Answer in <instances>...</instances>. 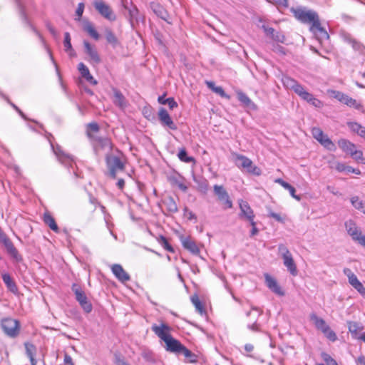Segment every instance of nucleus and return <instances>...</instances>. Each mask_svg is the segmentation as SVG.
<instances>
[{"label": "nucleus", "mask_w": 365, "mask_h": 365, "mask_svg": "<svg viewBox=\"0 0 365 365\" xmlns=\"http://www.w3.org/2000/svg\"><path fill=\"white\" fill-rule=\"evenodd\" d=\"M88 137L92 141L94 152L97 155H105L106 158L110 155L113 145L110 138L98 136L91 133H88Z\"/></svg>", "instance_id": "obj_1"}, {"label": "nucleus", "mask_w": 365, "mask_h": 365, "mask_svg": "<svg viewBox=\"0 0 365 365\" xmlns=\"http://www.w3.org/2000/svg\"><path fill=\"white\" fill-rule=\"evenodd\" d=\"M118 155H109L106 158V165L108 170L109 175L112 178H115L117 174L125 170V163L123 161V155L118 150Z\"/></svg>", "instance_id": "obj_2"}, {"label": "nucleus", "mask_w": 365, "mask_h": 365, "mask_svg": "<svg viewBox=\"0 0 365 365\" xmlns=\"http://www.w3.org/2000/svg\"><path fill=\"white\" fill-rule=\"evenodd\" d=\"M291 11L297 19L304 24H311L312 25L314 22L319 19V16L315 11L308 10L306 8H292Z\"/></svg>", "instance_id": "obj_3"}, {"label": "nucleus", "mask_w": 365, "mask_h": 365, "mask_svg": "<svg viewBox=\"0 0 365 365\" xmlns=\"http://www.w3.org/2000/svg\"><path fill=\"white\" fill-rule=\"evenodd\" d=\"M278 252L282 256L284 265L287 270L292 275L296 276L297 274V266L288 248L284 245L280 244L278 245Z\"/></svg>", "instance_id": "obj_4"}, {"label": "nucleus", "mask_w": 365, "mask_h": 365, "mask_svg": "<svg viewBox=\"0 0 365 365\" xmlns=\"http://www.w3.org/2000/svg\"><path fill=\"white\" fill-rule=\"evenodd\" d=\"M1 328L4 332L9 337H16L18 336L20 329V324L19 321L11 319L6 318L1 320Z\"/></svg>", "instance_id": "obj_5"}, {"label": "nucleus", "mask_w": 365, "mask_h": 365, "mask_svg": "<svg viewBox=\"0 0 365 365\" xmlns=\"http://www.w3.org/2000/svg\"><path fill=\"white\" fill-rule=\"evenodd\" d=\"M236 165L253 175H259L261 174L260 169L255 165L252 161L246 156L238 155L236 158Z\"/></svg>", "instance_id": "obj_6"}, {"label": "nucleus", "mask_w": 365, "mask_h": 365, "mask_svg": "<svg viewBox=\"0 0 365 365\" xmlns=\"http://www.w3.org/2000/svg\"><path fill=\"white\" fill-rule=\"evenodd\" d=\"M51 149L56 156L58 160L65 166H71L72 167L73 163H74V158L70 154L66 153L62 148L59 145H53V143L50 140Z\"/></svg>", "instance_id": "obj_7"}, {"label": "nucleus", "mask_w": 365, "mask_h": 365, "mask_svg": "<svg viewBox=\"0 0 365 365\" xmlns=\"http://www.w3.org/2000/svg\"><path fill=\"white\" fill-rule=\"evenodd\" d=\"M0 242L4 245L8 254L17 262L22 261V256L19 253L11 240L0 231Z\"/></svg>", "instance_id": "obj_8"}, {"label": "nucleus", "mask_w": 365, "mask_h": 365, "mask_svg": "<svg viewBox=\"0 0 365 365\" xmlns=\"http://www.w3.org/2000/svg\"><path fill=\"white\" fill-rule=\"evenodd\" d=\"M72 290L76 295V300L78 302L82 309L86 313H90L92 311L93 307L91 303L88 300L84 292L76 284L73 285Z\"/></svg>", "instance_id": "obj_9"}, {"label": "nucleus", "mask_w": 365, "mask_h": 365, "mask_svg": "<svg viewBox=\"0 0 365 365\" xmlns=\"http://www.w3.org/2000/svg\"><path fill=\"white\" fill-rule=\"evenodd\" d=\"M215 195L217 197V200L222 205L224 209H229L232 207V202L230 199V196L222 185H215L213 187Z\"/></svg>", "instance_id": "obj_10"}, {"label": "nucleus", "mask_w": 365, "mask_h": 365, "mask_svg": "<svg viewBox=\"0 0 365 365\" xmlns=\"http://www.w3.org/2000/svg\"><path fill=\"white\" fill-rule=\"evenodd\" d=\"M313 137L318 140L324 148L329 150H335L336 146L333 142L324 135L323 131L319 128H313L312 130Z\"/></svg>", "instance_id": "obj_11"}, {"label": "nucleus", "mask_w": 365, "mask_h": 365, "mask_svg": "<svg viewBox=\"0 0 365 365\" xmlns=\"http://www.w3.org/2000/svg\"><path fill=\"white\" fill-rule=\"evenodd\" d=\"M95 9L102 15L104 18L109 21H115L116 16L113 12L110 7L103 2L102 0H97L93 3Z\"/></svg>", "instance_id": "obj_12"}, {"label": "nucleus", "mask_w": 365, "mask_h": 365, "mask_svg": "<svg viewBox=\"0 0 365 365\" xmlns=\"http://www.w3.org/2000/svg\"><path fill=\"white\" fill-rule=\"evenodd\" d=\"M180 242L182 247L192 255H198L200 254V248L191 237L181 236Z\"/></svg>", "instance_id": "obj_13"}, {"label": "nucleus", "mask_w": 365, "mask_h": 365, "mask_svg": "<svg viewBox=\"0 0 365 365\" xmlns=\"http://www.w3.org/2000/svg\"><path fill=\"white\" fill-rule=\"evenodd\" d=\"M158 119L160 122V123L163 126H167L171 130H176L177 126L175 123L172 120L170 115H169L168 112L164 108H160L158 111Z\"/></svg>", "instance_id": "obj_14"}, {"label": "nucleus", "mask_w": 365, "mask_h": 365, "mask_svg": "<svg viewBox=\"0 0 365 365\" xmlns=\"http://www.w3.org/2000/svg\"><path fill=\"white\" fill-rule=\"evenodd\" d=\"M310 30L317 36L319 41L329 39V38L327 31L321 26L319 19L311 25Z\"/></svg>", "instance_id": "obj_15"}, {"label": "nucleus", "mask_w": 365, "mask_h": 365, "mask_svg": "<svg viewBox=\"0 0 365 365\" xmlns=\"http://www.w3.org/2000/svg\"><path fill=\"white\" fill-rule=\"evenodd\" d=\"M152 330L163 341L171 336L169 334L170 328L165 324H162L160 326L154 324L152 326Z\"/></svg>", "instance_id": "obj_16"}, {"label": "nucleus", "mask_w": 365, "mask_h": 365, "mask_svg": "<svg viewBox=\"0 0 365 365\" xmlns=\"http://www.w3.org/2000/svg\"><path fill=\"white\" fill-rule=\"evenodd\" d=\"M111 270L115 277L121 282L130 280V275L124 270L120 264H115L111 266Z\"/></svg>", "instance_id": "obj_17"}, {"label": "nucleus", "mask_w": 365, "mask_h": 365, "mask_svg": "<svg viewBox=\"0 0 365 365\" xmlns=\"http://www.w3.org/2000/svg\"><path fill=\"white\" fill-rule=\"evenodd\" d=\"M240 217H244L247 219L250 222H252L255 218V215L253 210L249 205V204L246 201H242L240 203Z\"/></svg>", "instance_id": "obj_18"}, {"label": "nucleus", "mask_w": 365, "mask_h": 365, "mask_svg": "<svg viewBox=\"0 0 365 365\" xmlns=\"http://www.w3.org/2000/svg\"><path fill=\"white\" fill-rule=\"evenodd\" d=\"M265 282L267 286L269 287V289H271L273 292H274L276 294L279 296L284 295V292L281 288V287L278 284L277 282L275 279L272 277L268 274H265Z\"/></svg>", "instance_id": "obj_19"}, {"label": "nucleus", "mask_w": 365, "mask_h": 365, "mask_svg": "<svg viewBox=\"0 0 365 365\" xmlns=\"http://www.w3.org/2000/svg\"><path fill=\"white\" fill-rule=\"evenodd\" d=\"M334 98L348 106L354 107L356 108H359L360 107V105L357 103L356 101L349 96L339 91L334 92Z\"/></svg>", "instance_id": "obj_20"}, {"label": "nucleus", "mask_w": 365, "mask_h": 365, "mask_svg": "<svg viewBox=\"0 0 365 365\" xmlns=\"http://www.w3.org/2000/svg\"><path fill=\"white\" fill-rule=\"evenodd\" d=\"M124 7L128 11L130 22L133 27L135 23H138L143 19V17L140 14L138 8L135 5H132L130 8L127 6H124Z\"/></svg>", "instance_id": "obj_21"}, {"label": "nucleus", "mask_w": 365, "mask_h": 365, "mask_svg": "<svg viewBox=\"0 0 365 365\" xmlns=\"http://www.w3.org/2000/svg\"><path fill=\"white\" fill-rule=\"evenodd\" d=\"M83 45L85 52L89 56L90 60L95 63H99L101 58L97 51L86 41H84Z\"/></svg>", "instance_id": "obj_22"}, {"label": "nucleus", "mask_w": 365, "mask_h": 365, "mask_svg": "<svg viewBox=\"0 0 365 365\" xmlns=\"http://www.w3.org/2000/svg\"><path fill=\"white\" fill-rule=\"evenodd\" d=\"M166 344V350L173 353H180L182 347L181 343L171 336L164 341Z\"/></svg>", "instance_id": "obj_23"}, {"label": "nucleus", "mask_w": 365, "mask_h": 365, "mask_svg": "<svg viewBox=\"0 0 365 365\" xmlns=\"http://www.w3.org/2000/svg\"><path fill=\"white\" fill-rule=\"evenodd\" d=\"M345 227L347 232L351 237L353 240L357 239V237L362 234L361 230L356 226L353 220H350L346 222Z\"/></svg>", "instance_id": "obj_24"}, {"label": "nucleus", "mask_w": 365, "mask_h": 365, "mask_svg": "<svg viewBox=\"0 0 365 365\" xmlns=\"http://www.w3.org/2000/svg\"><path fill=\"white\" fill-rule=\"evenodd\" d=\"M150 9L160 19L168 21V14L164 7L158 2H151Z\"/></svg>", "instance_id": "obj_25"}, {"label": "nucleus", "mask_w": 365, "mask_h": 365, "mask_svg": "<svg viewBox=\"0 0 365 365\" xmlns=\"http://www.w3.org/2000/svg\"><path fill=\"white\" fill-rule=\"evenodd\" d=\"M3 282H4L6 288L9 291L12 292L14 294H18V287L14 282V279L11 277V275L8 273H3L1 274Z\"/></svg>", "instance_id": "obj_26"}, {"label": "nucleus", "mask_w": 365, "mask_h": 365, "mask_svg": "<svg viewBox=\"0 0 365 365\" xmlns=\"http://www.w3.org/2000/svg\"><path fill=\"white\" fill-rule=\"evenodd\" d=\"M113 92L114 104L122 109L125 108L128 106V102L124 96L116 88H113Z\"/></svg>", "instance_id": "obj_27"}, {"label": "nucleus", "mask_w": 365, "mask_h": 365, "mask_svg": "<svg viewBox=\"0 0 365 365\" xmlns=\"http://www.w3.org/2000/svg\"><path fill=\"white\" fill-rule=\"evenodd\" d=\"M282 82L284 86L287 89L292 90L294 93H296V91H297L302 86L297 81L287 76L282 77Z\"/></svg>", "instance_id": "obj_28"}, {"label": "nucleus", "mask_w": 365, "mask_h": 365, "mask_svg": "<svg viewBox=\"0 0 365 365\" xmlns=\"http://www.w3.org/2000/svg\"><path fill=\"white\" fill-rule=\"evenodd\" d=\"M237 96L238 100L247 108L256 110L257 106L252 101V100L242 91H237Z\"/></svg>", "instance_id": "obj_29"}, {"label": "nucleus", "mask_w": 365, "mask_h": 365, "mask_svg": "<svg viewBox=\"0 0 365 365\" xmlns=\"http://www.w3.org/2000/svg\"><path fill=\"white\" fill-rule=\"evenodd\" d=\"M78 70L81 74V76L86 79L88 82L92 83L93 85L97 84V81L93 78V77L90 73L88 68L85 66L84 63H80L78 64Z\"/></svg>", "instance_id": "obj_30"}, {"label": "nucleus", "mask_w": 365, "mask_h": 365, "mask_svg": "<svg viewBox=\"0 0 365 365\" xmlns=\"http://www.w3.org/2000/svg\"><path fill=\"white\" fill-rule=\"evenodd\" d=\"M310 319L316 327L322 331L326 330V328L329 327L323 319L318 317L315 314L310 315Z\"/></svg>", "instance_id": "obj_31"}, {"label": "nucleus", "mask_w": 365, "mask_h": 365, "mask_svg": "<svg viewBox=\"0 0 365 365\" xmlns=\"http://www.w3.org/2000/svg\"><path fill=\"white\" fill-rule=\"evenodd\" d=\"M63 46L65 48V51L68 53L70 56H76V52L72 48L71 43V36L68 32H66L64 34Z\"/></svg>", "instance_id": "obj_32"}, {"label": "nucleus", "mask_w": 365, "mask_h": 365, "mask_svg": "<svg viewBox=\"0 0 365 365\" xmlns=\"http://www.w3.org/2000/svg\"><path fill=\"white\" fill-rule=\"evenodd\" d=\"M43 222L48 225L53 231L58 232V227L56 223L54 218L48 212L43 215Z\"/></svg>", "instance_id": "obj_33"}, {"label": "nucleus", "mask_w": 365, "mask_h": 365, "mask_svg": "<svg viewBox=\"0 0 365 365\" xmlns=\"http://www.w3.org/2000/svg\"><path fill=\"white\" fill-rule=\"evenodd\" d=\"M105 35H106V41L113 48H116L119 45V41H118L117 37L115 36V34L113 33V31L110 29H106L105 31Z\"/></svg>", "instance_id": "obj_34"}, {"label": "nucleus", "mask_w": 365, "mask_h": 365, "mask_svg": "<svg viewBox=\"0 0 365 365\" xmlns=\"http://www.w3.org/2000/svg\"><path fill=\"white\" fill-rule=\"evenodd\" d=\"M348 327L349 331L351 333L353 336L356 339L359 337V331H360L363 327L361 326L359 323L355 322H348Z\"/></svg>", "instance_id": "obj_35"}, {"label": "nucleus", "mask_w": 365, "mask_h": 365, "mask_svg": "<svg viewBox=\"0 0 365 365\" xmlns=\"http://www.w3.org/2000/svg\"><path fill=\"white\" fill-rule=\"evenodd\" d=\"M247 317H250L252 322H257L258 318L262 314V310L256 307H252L251 310L247 312Z\"/></svg>", "instance_id": "obj_36"}, {"label": "nucleus", "mask_w": 365, "mask_h": 365, "mask_svg": "<svg viewBox=\"0 0 365 365\" xmlns=\"http://www.w3.org/2000/svg\"><path fill=\"white\" fill-rule=\"evenodd\" d=\"M339 147L344 151L351 154L356 149L355 145L346 140H341L339 141Z\"/></svg>", "instance_id": "obj_37"}, {"label": "nucleus", "mask_w": 365, "mask_h": 365, "mask_svg": "<svg viewBox=\"0 0 365 365\" xmlns=\"http://www.w3.org/2000/svg\"><path fill=\"white\" fill-rule=\"evenodd\" d=\"M84 30L88 32V34L93 38L95 40H98L100 38V36L98 33L96 31L94 27L91 23H87L84 26Z\"/></svg>", "instance_id": "obj_38"}, {"label": "nucleus", "mask_w": 365, "mask_h": 365, "mask_svg": "<svg viewBox=\"0 0 365 365\" xmlns=\"http://www.w3.org/2000/svg\"><path fill=\"white\" fill-rule=\"evenodd\" d=\"M178 156L179 159L185 163H191L195 162V159L192 157L187 156V151L185 148H182L180 150Z\"/></svg>", "instance_id": "obj_39"}, {"label": "nucleus", "mask_w": 365, "mask_h": 365, "mask_svg": "<svg viewBox=\"0 0 365 365\" xmlns=\"http://www.w3.org/2000/svg\"><path fill=\"white\" fill-rule=\"evenodd\" d=\"M26 353L29 357L30 361H34V355L36 353V347L29 343H25Z\"/></svg>", "instance_id": "obj_40"}, {"label": "nucleus", "mask_w": 365, "mask_h": 365, "mask_svg": "<svg viewBox=\"0 0 365 365\" xmlns=\"http://www.w3.org/2000/svg\"><path fill=\"white\" fill-rule=\"evenodd\" d=\"M180 353H182L190 362L196 361V356L184 346H182Z\"/></svg>", "instance_id": "obj_41"}, {"label": "nucleus", "mask_w": 365, "mask_h": 365, "mask_svg": "<svg viewBox=\"0 0 365 365\" xmlns=\"http://www.w3.org/2000/svg\"><path fill=\"white\" fill-rule=\"evenodd\" d=\"M351 205L357 210H360L361 212L364 207L363 201L359 199V197L354 196L351 198Z\"/></svg>", "instance_id": "obj_42"}, {"label": "nucleus", "mask_w": 365, "mask_h": 365, "mask_svg": "<svg viewBox=\"0 0 365 365\" xmlns=\"http://www.w3.org/2000/svg\"><path fill=\"white\" fill-rule=\"evenodd\" d=\"M168 210L172 213L178 212V206L173 198L170 197L165 202Z\"/></svg>", "instance_id": "obj_43"}, {"label": "nucleus", "mask_w": 365, "mask_h": 365, "mask_svg": "<svg viewBox=\"0 0 365 365\" xmlns=\"http://www.w3.org/2000/svg\"><path fill=\"white\" fill-rule=\"evenodd\" d=\"M304 101L317 108H319L322 106V102L316 98L312 93H309V97H307Z\"/></svg>", "instance_id": "obj_44"}, {"label": "nucleus", "mask_w": 365, "mask_h": 365, "mask_svg": "<svg viewBox=\"0 0 365 365\" xmlns=\"http://www.w3.org/2000/svg\"><path fill=\"white\" fill-rule=\"evenodd\" d=\"M304 101L317 108H319L322 106V102L316 98L312 93H309V97H307Z\"/></svg>", "instance_id": "obj_45"}, {"label": "nucleus", "mask_w": 365, "mask_h": 365, "mask_svg": "<svg viewBox=\"0 0 365 365\" xmlns=\"http://www.w3.org/2000/svg\"><path fill=\"white\" fill-rule=\"evenodd\" d=\"M330 168L331 169H335L340 173H342L344 172L345 164L338 161H333L330 163Z\"/></svg>", "instance_id": "obj_46"}, {"label": "nucleus", "mask_w": 365, "mask_h": 365, "mask_svg": "<svg viewBox=\"0 0 365 365\" xmlns=\"http://www.w3.org/2000/svg\"><path fill=\"white\" fill-rule=\"evenodd\" d=\"M322 332L326 337L331 341H334L337 339L336 334L330 329L329 327H327L326 330H324Z\"/></svg>", "instance_id": "obj_47"}, {"label": "nucleus", "mask_w": 365, "mask_h": 365, "mask_svg": "<svg viewBox=\"0 0 365 365\" xmlns=\"http://www.w3.org/2000/svg\"><path fill=\"white\" fill-rule=\"evenodd\" d=\"M321 356L326 362L327 365H338L336 361L329 354L323 352L322 353Z\"/></svg>", "instance_id": "obj_48"}, {"label": "nucleus", "mask_w": 365, "mask_h": 365, "mask_svg": "<svg viewBox=\"0 0 365 365\" xmlns=\"http://www.w3.org/2000/svg\"><path fill=\"white\" fill-rule=\"evenodd\" d=\"M283 187L289 192V193L292 197H294V199H296L297 200H300V197L295 195V188L293 186H292L290 184H289L288 182L284 183Z\"/></svg>", "instance_id": "obj_49"}, {"label": "nucleus", "mask_w": 365, "mask_h": 365, "mask_svg": "<svg viewBox=\"0 0 365 365\" xmlns=\"http://www.w3.org/2000/svg\"><path fill=\"white\" fill-rule=\"evenodd\" d=\"M192 304L195 305L196 309L200 312V313H202L203 311H204V309H203V307L200 301V299H198L197 297H192Z\"/></svg>", "instance_id": "obj_50"}, {"label": "nucleus", "mask_w": 365, "mask_h": 365, "mask_svg": "<svg viewBox=\"0 0 365 365\" xmlns=\"http://www.w3.org/2000/svg\"><path fill=\"white\" fill-rule=\"evenodd\" d=\"M160 245L165 249L166 250L173 252L174 250L172 246L169 244L167 239L165 237L161 236L160 240Z\"/></svg>", "instance_id": "obj_51"}, {"label": "nucleus", "mask_w": 365, "mask_h": 365, "mask_svg": "<svg viewBox=\"0 0 365 365\" xmlns=\"http://www.w3.org/2000/svg\"><path fill=\"white\" fill-rule=\"evenodd\" d=\"M296 94H297L304 101L307 98V97H309V93L307 92L305 88L301 86L300 88L296 91Z\"/></svg>", "instance_id": "obj_52"}, {"label": "nucleus", "mask_w": 365, "mask_h": 365, "mask_svg": "<svg viewBox=\"0 0 365 365\" xmlns=\"http://www.w3.org/2000/svg\"><path fill=\"white\" fill-rule=\"evenodd\" d=\"M274 41L279 43H284L285 41V36L283 34L279 31H275L274 36L272 38Z\"/></svg>", "instance_id": "obj_53"}, {"label": "nucleus", "mask_w": 365, "mask_h": 365, "mask_svg": "<svg viewBox=\"0 0 365 365\" xmlns=\"http://www.w3.org/2000/svg\"><path fill=\"white\" fill-rule=\"evenodd\" d=\"M213 91L217 94L220 95L221 97L229 98L230 97L225 93L223 88L220 86H217L213 88Z\"/></svg>", "instance_id": "obj_54"}, {"label": "nucleus", "mask_w": 365, "mask_h": 365, "mask_svg": "<svg viewBox=\"0 0 365 365\" xmlns=\"http://www.w3.org/2000/svg\"><path fill=\"white\" fill-rule=\"evenodd\" d=\"M344 172L346 173H354L356 175H360L361 171L359 169H355L351 166L345 165Z\"/></svg>", "instance_id": "obj_55"}, {"label": "nucleus", "mask_w": 365, "mask_h": 365, "mask_svg": "<svg viewBox=\"0 0 365 365\" xmlns=\"http://www.w3.org/2000/svg\"><path fill=\"white\" fill-rule=\"evenodd\" d=\"M268 215H269V217L274 218L277 222H284V219L283 217H282L279 214L275 213L272 211H269Z\"/></svg>", "instance_id": "obj_56"}, {"label": "nucleus", "mask_w": 365, "mask_h": 365, "mask_svg": "<svg viewBox=\"0 0 365 365\" xmlns=\"http://www.w3.org/2000/svg\"><path fill=\"white\" fill-rule=\"evenodd\" d=\"M166 105H168L169 106L170 109H171V110L178 107V103L175 102V101L173 98H168L166 99Z\"/></svg>", "instance_id": "obj_57"}, {"label": "nucleus", "mask_w": 365, "mask_h": 365, "mask_svg": "<svg viewBox=\"0 0 365 365\" xmlns=\"http://www.w3.org/2000/svg\"><path fill=\"white\" fill-rule=\"evenodd\" d=\"M353 158L356 160H363V153L361 150H354V151L351 154Z\"/></svg>", "instance_id": "obj_58"}, {"label": "nucleus", "mask_w": 365, "mask_h": 365, "mask_svg": "<svg viewBox=\"0 0 365 365\" xmlns=\"http://www.w3.org/2000/svg\"><path fill=\"white\" fill-rule=\"evenodd\" d=\"M263 29H264L266 35L272 38L276 31L273 28L267 27L265 26H263Z\"/></svg>", "instance_id": "obj_59"}, {"label": "nucleus", "mask_w": 365, "mask_h": 365, "mask_svg": "<svg viewBox=\"0 0 365 365\" xmlns=\"http://www.w3.org/2000/svg\"><path fill=\"white\" fill-rule=\"evenodd\" d=\"M84 10V4L83 3H79L77 7V9L76 11V14L78 17V19L82 16V14L83 13Z\"/></svg>", "instance_id": "obj_60"}, {"label": "nucleus", "mask_w": 365, "mask_h": 365, "mask_svg": "<svg viewBox=\"0 0 365 365\" xmlns=\"http://www.w3.org/2000/svg\"><path fill=\"white\" fill-rule=\"evenodd\" d=\"M88 133H90L91 131L97 132L99 130V126L96 123H89L88 125Z\"/></svg>", "instance_id": "obj_61"}, {"label": "nucleus", "mask_w": 365, "mask_h": 365, "mask_svg": "<svg viewBox=\"0 0 365 365\" xmlns=\"http://www.w3.org/2000/svg\"><path fill=\"white\" fill-rule=\"evenodd\" d=\"M349 127L353 131L356 132L357 133H359V130L361 128V126L357 123H349Z\"/></svg>", "instance_id": "obj_62"}, {"label": "nucleus", "mask_w": 365, "mask_h": 365, "mask_svg": "<svg viewBox=\"0 0 365 365\" xmlns=\"http://www.w3.org/2000/svg\"><path fill=\"white\" fill-rule=\"evenodd\" d=\"M354 241L357 242L359 245L365 247V235H361Z\"/></svg>", "instance_id": "obj_63"}, {"label": "nucleus", "mask_w": 365, "mask_h": 365, "mask_svg": "<svg viewBox=\"0 0 365 365\" xmlns=\"http://www.w3.org/2000/svg\"><path fill=\"white\" fill-rule=\"evenodd\" d=\"M64 364L65 365H73L72 358L67 354L64 356Z\"/></svg>", "instance_id": "obj_64"}]
</instances>
